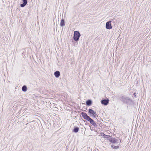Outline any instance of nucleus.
<instances>
[{
  "label": "nucleus",
  "mask_w": 151,
  "mask_h": 151,
  "mask_svg": "<svg viewBox=\"0 0 151 151\" xmlns=\"http://www.w3.org/2000/svg\"><path fill=\"white\" fill-rule=\"evenodd\" d=\"M109 140L110 142L115 144L117 145V146H115L114 145H112L111 146L112 148L115 149H117L119 148L118 145L120 144L121 142V140L120 139L110 137Z\"/></svg>",
  "instance_id": "nucleus-1"
},
{
  "label": "nucleus",
  "mask_w": 151,
  "mask_h": 151,
  "mask_svg": "<svg viewBox=\"0 0 151 151\" xmlns=\"http://www.w3.org/2000/svg\"><path fill=\"white\" fill-rule=\"evenodd\" d=\"M81 115L84 119H85L89 122L91 124L93 125L94 127L97 126V125L95 122L93 121V120L90 118L89 116H88L86 113L84 112H82L81 113Z\"/></svg>",
  "instance_id": "nucleus-2"
},
{
  "label": "nucleus",
  "mask_w": 151,
  "mask_h": 151,
  "mask_svg": "<svg viewBox=\"0 0 151 151\" xmlns=\"http://www.w3.org/2000/svg\"><path fill=\"white\" fill-rule=\"evenodd\" d=\"M81 36L80 34L78 31H75L74 32L73 39L76 41H78Z\"/></svg>",
  "instance_id": "nucleus-3"
},
{
  "label": "nucleus",
  "mask_w": 151,
  "mask_h": 151,
  "mask_svg": "<svg viewBox=\"0 0 151 151\" xmlns=\"http://www.w3.org/2000/svg\"><path fill=\"white\" fill-rule=\"evenodd\" d=\"M122 100L123 102L126 103H128L129 101H131L129 97L125 96H122Z\"/></svg>",
  "instance_id": "nucleus-4"
},
{
  "label": "nucleus",
  "mask_w": 151,
  "mask_h": 151,
  "mask_svg": "<svg viewBox=\"0 0 151 151\" xmlns=\"http://www.w3.org/2000/svg\"><path fill=\"white\" fill-rule=\"evenodd\" d=\"M88 111L89 113L90 114V116L95 117V116L96 115V112L91 109H89Z\"/></svg>",
  "instance_id": "nucleus-5"
},
{
  "label": "nucleus",
  "mask_w": 151,
  "mask_h": 151,
  "mask_svg": "<svg viewBox=\"0 0 151 151\" xmlns=\"http://www.w3.org/2000/svg\"><path fill=\"white\" fill-rule=\"evenodd\" d=\"M111 21H109L106 23V27L107 29H111L112 28V26L111 24Z\"/></svg>",
  "instance_id": "nucleus-6"
},
{
  "label": "nucleus",
  "mask_w": 151,
  "mask_h": 151,
  "mask_svg": "<svg viewBox=\"0 0 151 151\" xmlns=\"http://www.w3.org/2000/svg\"><path fill=\"white\" fill-rule=\"evenodd\" d=\"M109 100L108 99H103L101 101V103L104 105H107L109 103Z\"/></svg>",
  "instance_id": "nucleus-7"
},
{
  "label": "nucleus",
  "mask_w": 151,
  "mask_h": 151,
  "mask_svg": "<svg viewBox=\"0 0 151 151\" xmlns=\"http://www.w3.org/2000/svg\"><path fill=\"white\" fill-rule=\"evenodd\" d=\"M54 75L55 77L57 78H58L60 75V72L58 71H57L54 72Z\"/></svg>",
  "instance_id": "nucleus-8"
},
{
  "label": "nucleus",
  "mask_w": 151,
  "mask_h": 151,
  "mask_svg": "<svg viewBox=\"0 0 151 151\" xmlns=\"http://www.w3.org/2000/svg\"><path fill=\"white\" fill-rule=\"evenodd\" d=\"M86 104L87 106H91L92 104V101L91 100H88L86 101Z\"/></svg>",
  "instance_id": "nucleus-9"
},
{
  "label": "nucleus",
  "mask_w": 151,
  "mask_h": 151,
  "mask_svg": "<svg viewBox=\"0 0 151 151\" xmlns=\"http://www.w3.org/2000/svg\"><path fill=\"white\" fill-rule=\"evenodd\" d=\"M101 134H101V135L103 136L104 138H106L108 139H109L110 138H109L110 137V136L106 135L103 133H101Z\"/></svg>",
  "instance_id": "nucleus-10"
},
{
  "label": "nucleus",
  "mask_w": 151,
  "mask_h": 151,
  "mask_svg": "<svg viewBox=\"0 0 151 151\" xmlns=\"http://www.w3.org/2000/svg\"><path fill=\"white\" fill-rule=\"evenodd\" d=\"M27 90V88L26 86H23L22 87V90L24 92H26Z\"/></svg>",
  "instance_id": "nucleus-11"
},
{
  "label": "nucleus",
  "mask_w": 151,
  "mask_h": 151,
  "mask_svg": "<svg viewBox=\"0 0 151 151\" xmlns=\"http://www.w3.org/2000/svg\"><path fill=\"white\" fill-rule=\"evenodd\" d=\"M79 129V128L78 127H75L73 131L75 133H77Z\"/></svg>",
  "instance_id": "nucleus-12"
},
{
  "label": "nucleus",
  "mask_w": 151,
  "mask_h": 151,
  "mask_svg": "<svg viewBox=\"0 0 151 151\" xmlns=\"http://www.w3.org/2000/svg\"><path fill=\"white\" fill-rule=\"evenodd\" d=\"M64 20L63 19H62L61 20L60 25L61 27H63L65 25Z\"/></svg>",
  "instance_id": "nucleus-13"
},
{
  "label": "nucleus",
  "mask_w": 151,
  "mask_h": 151,
  "mask_svg": "<svg viewBox=\"0 0 151 151\" xmlns=\"http://www.w3.org/2000/svg\"><path fill=\"white\" fill-rule=\"evenodd\" d=\"M22 1L23 2V4H24L26 5L27 2V0H22Z\"/></svg>",
  "instance_id": "nucleus-14"
},
{
  "label": "nucleus",
  "mask_w": 151,
  "mask_h": 151,
  "mask_svg": "<svg viewBox=\"0 0 151 151\" xmlns=\"http://www.w3.org/2000/svg\"><path fill=\"white\" fill-rule=\"evenodd\" d=\"M26 5L24 4H21L20 6L22 7H24Z\"/></svg>",
  "instance_id": "nucleus-15"
},
{
  "label": "nucleus",
  "mask_w": 151,
  "mask_h": 151,
  "mask_svg": "<svg viewBox=\"0 0 151 151\" xmlns=\"http://www.w3.org/2000/svg\"><path fill=\"white\" fill-rule=\"evenodd\" d=\"M134 95L135 96H136V93H134Z\"/></svg>",
  "instance_id": "nucleus-16"
}]
</instances>
